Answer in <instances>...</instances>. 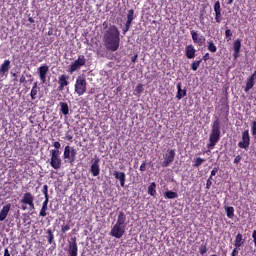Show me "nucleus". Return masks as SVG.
Wrapping results in <instances>:
<instances>
[{
    "label": "nucleus",
    "instance_id": "1",
    "mask_svg": "<svg viewBox=\"0 0 256 256\" xmlns=\"http://www.w3.org/2000/svg\"><path fill=\"white\" fill-rule=\"evenodd\" d=\"M102 41L107 51L115 53L121 45V31L116 25H110L104 32Z\"/></svg>",
    "mask_w": 256,
    "mask_h": 256
},
{
    "label": "nucleus",
    "instance_id": "2",
    "mask_svg": "<svg viewBox=\"0 0 256 256\" xmlns=\"http://www.w3.org/2000/svg\"><path fill=\"white\" fill-rule=\"evenodd\" d=\"M219 141H221V121H219V118H216V120H214L212 123V129L207 147L209 149H214L215 145H217Z\"/></svg>",
    "mask_w": 256,
    "mask_h": 256
},
{
    "label": "nucleus",
    "instance_id": "3",
    "mask_svg": "<svg viewBox=\"0 0 256 256\" xmlns=\"http://www.w3.org/2000/svg\"><path fill=\"white\" fill-rule=\"evenodd\" d=\"M20 203L22 204L21 209L23 211H27V205L29 211L35 210V196L31 192L24 193Z\"/></svg>",
    "mask_w": 256,
    "mask_h": 256
},
{
    "label": "nucleus",
    "instance_id": "4",
    "mask_svg": "<svg viewBox=\"0 0 256 256\" xmlns=\"http://www.w3.org/2000/svg\"><path fill=\"white\" fill-rule=\"evenodd\" d=\"M50 166L52 169L56 171L61 169V165H63V160H61V151L59 150H50Z\"/></svg>",
    "mask_w": 256,
    "mask_h": 256
},
{
    "label": "nucleus",
    "instance_id": "5",
    "mask_svg": "<svg viewBox=\"0 0 256 256\" xmlns=\"http://www.w3.org/2000/svg\"><path fill=\"white\" fill-rule=\"evenodd\" d=\"M75 93L78 97L85 95L87 93V80L83 76H78L74 85Z\"/></svg>",
    "mask_w": 256,
    "mask_h": 256
},
{
    "label": "nucleus",
    "instance_id": "6",
    "mask_svg": "<svg viewBox=\"0 0 256 256\" xmlns=\"http://www.w3.org/2000/svg\"><path fill=\"white\" fill-rule=\"evenodd\" d=\"M76 157H77V149H75V147H71L69 145L64 147V152H63L64 161H68L70 165H73V163H75Z\"/></svg>",
    "mask_w": 256,
    "mask_h": 256
},
{
    "label": "nucleus",
    "instance_id": "7",
    "mask_svg": "<svg viewBox=\"0 0 256 256\" xmlns=\"http://www.w3.org/2000/svg\"><path fill=\"white\" fill-rule=\"evenodd\" d=\"M85 63H87V59H85V55H79L77 60L71 63L69 67V73H75V71H78V69H81V67H84Z\"/></svg>",
    "mask_w": 256,
    "mask_h": 256
},
{
    "label": "nucleus",
    "instance_id": "8",
    "mask_svg": "<svg viewBox=\"0 0 256 256\" xmlns=\"http://www.w3.org/2000/svg\"><path fill=\"white\" fill-rule=\"evenodd\" d=\"M175 149H167L166 153L163 155L162 167H169L173 161H175Z\"/></svg>",
    "mask_w": 256,
    "mask_h": 256
},
{
    "label": "nucleus",
    "instance_id": "9",
    "mask_svg": "<svg viewBox=\"0 0 256 256\" xmlns=\"http://www.w3.org/2000/svg\"><path fill=\"white\" fill-rule=\"evenodd\" d=\"M126 230L127 228L120 226L119 224H115L110 231V235L111 237H115V239H121V237L125 235Z\"/></svg>",
    "mask_w": 256,
    "mask_h": 256
},
{
    "label": "nucleus",
    "instance_id": "10",
    "mask_svg": "<svg viewBox=\"0 0 256 256\" xmlns=\"http://www.w3.org/2000/svg\"><path fill=\"white\" fill-rule=\"evenodd\" d=\"M251 145V137L249 136V130H244L242 132V141L238 142V147L240 149H249Z\"/></svg>",
    "mask_w": 256,
    "mask_h": 256
},
{
    "label": "nucleus",
    "instance_id": "11",
    "mask_svg": "<svg viewBox=\"0 0 256 256\" xmlns=\"http://www.w3.org/2000/svg\"><path fill=\"white\" fill-rule=\"evenodd\" d=\"M190 35H191L192 41H193V43H195V45H198V47H203V45L205 44V41H206L205 36L200 35L195 30H192L190 32Z\"/></svg>",
    "mask_w": 256,
    "mask_h": 256
},
{
    "label": "nucleus",
    "instance_id": "12",
    "mask_svg": "<svg viewBox=\"0 0 256 256\" xmlns=\"http://www.w3.org/2000/svg\"><path fill=\"white\" fill-rule=\"evenodd\" d=\"M68 255L77 256L79 255V247L77 246V238L74 237L71 239V242L68 244Z\"/></svg>",
    "mask_w": 256,
    "mask_h": 256
},
{
    "label": "nucleus",
    "instance_id": "13",
    "mask_svg": "<svg viewBox=\"0 0 256 256\" xmlns=\"http://www.w3.org/2000/svg\"><path fill=\"white\" fill-rule=\"evenodd\" d=\"M221 2L216 1L214 4V12H215V21L216 23H221L223 21V14L221 13Z\"/></svg>",
    "mask_w": 256,
    "mask_h": 256
},
{
    "label": "nucleus",
    "instance_id": "14",
    "mask_svg": "<svg viewBox=\"0 0 256 256\" xmlns=\"http://www.w3.org/2000/svg\"><path fill=\"white\" fill-rule=\"evenodd\" d=\"M58 91H63L69 85V75L62 74L58 78Z\"/></svg>",
    "mask_w": 256,
    "mask_h": 256
},
{
    "label": "nucleus",
    "instance_id": "15",
    "mask_svg": "<svg viewBox=\"0 0 256 256\" xmlns=\"http://www.w3.org/2000/svg\"><path fill=\"white\" fill-rule=\"evenodd\" d=\"M128 224H129V222L127 221V214H125V212H123V211H120L118 213L116 225H120V227H124L127 229Z\"/></svg>",
    "mask_w": 256,
    "mask_h": 256
},
{
    "label": "nucleus",
    "instance_id": "16",
    "mask_svg": "<svg viewBox=\"0 0 256 256\" xmlns=\"http://www.w3.org/2000/svg\"><path fill=\"white\" fill-rule=\"evenodd\" d=\"M48 73H49V67L47 66V64H44L38 68V75L42 83H45L47 81Z\"/></svg>",
    "mask_w": 256,
    "mask_h": 256
},
{
    "label": "nucleus",
    "instance_id": "17",
    "mask_svg": "<svg viewBox=\"0 0 256 256\" xmlns=\"http://www.w3.org/2000/svg\"><path fill=\"white\" fill-rule=\"evenodd\" d=\"M113 177L120 182L121 187H125V181H127V175L125 174V172L115 170L113 172Z\"/></svg>",
    "mask_w": 256,
    "mask_h": 256
},
{
    "label": "nucleus",
    "instance_id": "18",
    "mask_svg": "<svg viewBox=\"0 0 256 256\" xmlns=\"http://www.w3.org/2000/svg\"><path fill=\"white\" fill-rule=\"evenodd\" d=\"M100 161L99 158L95 159L90 167V173H92L93 177H97L101 173Z\"/></svg>",
    "mask_w": 256,
    "mask_h": 256
},
{
    "label": "nucleus",
    "instance_id": "19",
    "mask_svg": "<svg viewBox=\"0 0 256 256\" xmlns=\"http://www.w3.org/2000/svg\"><path fill=\"white\" fill-rule=\"evenodd\" d=\"M196 53L197 50L195 49V46H193V44H189L185 47V57L187 59H195Z\"/></svg>",
    "mask_w": 256,
    "mask_h": 256
},
{
    "label": "nucleus",
    "instance_id": "20",
    "mask_svg": "<svg viewBox=\"0 0 256 256\" xmlns=\"http://www.w3.org/2000/svg\"><path fill=\"white\" fill-rule=\"evenodd\" d=\"M9 69H11V60H4L0 66V77H5V74L9 73Z\"/></svg>",
    "mask_w": 256,
    "mask_h": 256
},
{
    "label": "nucleus",
    "instance_id": "21",
    "mask_svg": "<svg viewBox=\"0 0 256 256\" xmlns=\"http://www.w3.org/2000/svg\"><path fill=\"white\" fill-rule=\"evenodd\" d=\"M233 51L234 59H239V53H241V39H236L233 42Z\"/></svg>",
    "mask_w": 256,
    "mask_h": 256
},
{
    "label": "nucleus",
    "instance_id": "22",
    "mask_svg": "<svg viewBox=\"0 0 256 256\" xmlns=\"http://www.w3.org/2000/svg\"><path fill=\"white\" fill-rule=\"evenodd\" d=\"M9 211H11V204H6L3 206V208L0 210V221H5V219H7Z\"/></svg>",
    "mask_w": 256,
    "mask_h": 256
},
{
    "label": "nucleus",
    "instance_id": "23",
    "mask_svg": "<svg viewBox=\"0 0 256 256\" xmlns=\"http://www.w3.org/2000/svg\"><path fill=\"white\" fill-rule=\"evenodd\" d=\"M244 243L245 239H243V234L238 233L235 237L234 247H236V249H239V247H243Z\"/></svg>",
    "mask_w": 256,
    "mask_h": 256
},
{
    "label": "nucleus",
    "instance_id": "24",
    "mask_svg": "<svg viewBox=\"0 0 256 256\" xmlns=\"http://www.w3.org/2000/svg\"><path fill=\"white\" fill-rule=\"evenodd\" d=\"M176 88H177L176 98L178 100L183 99V97H187V90L181 89V82L176 85Z\"/></svg>",
    "mask_w": 256,
    "mask_h": 256
},
{
    "label": "nucleus",
    "instance_id": "25",
    "mask_svg": "<svg viewBox=\"0 0 256 256\" xmlns=\"http://www.w3.org/2000/svg\"><path fill=\"white\" fill-rule=\"evenodd\" d=\"M253 87H255V82L253 81V78L251 76H249L247 78L246 86L244 88L245 93H249V91H251V89H253Z\"/></svg>",
    "mask_w": 256,
    "mask_h": 256
},
{
    "label": "nucleus",
    "instance_id": "26",
    "mask_svg": "<svg viewBox=\"0 0 256 256\" xmlns=\"http://www.w3.org/2000/svg\"><path fill=\"white\" fill-rule=\"evenodd\" d=\"M38 93H39V87L37 86V82H35L33 84L31 92H30V97H31L32 101H35V99H37V94Z\"/></svg>",
    "mask_w": 256,
    "mask_h": 256
},
{
    "label": "nucleus",
    "instance_id": "27",
    "mask_svg": "<svg viewBox=\"0 0 256 256\" xmlns=\"http://www.w3.org/2000/svg\"><path fill=\"white\" fill-rule=\"evenodd\" d=\"M157 184L155 182H152L149 186H148V195H151V197H155V195H157Z\"/></svg>",
    "mask_w": 256,
    "mask_h": 256
},
{
    "label": "nucleus",
    "instance_id": "28",
    "mask_svg": "<svg viewBox=\"0 0 256 256\" xmlns=\"http://www.w3.org/2000/svg\"><path fill=\"white\" fill-rule=\"evenodd\" d=\"M60 112L62 115H68L69 114V104L67 102H60Z\"/></svg>",
    "mask_w": 256,
    "mask_h": 256
},
{
    "label": "nucleus",
    "instance_id": "29",
    "mask_svg": "<svg viewBox=\"0 0 256 256\" xmlns=\"http://www.w3.org/2000/svg\"><path fill=\"white\" fill-rule=\"evenodd\" d=\"M225 211L228 219H233V217H235V208H233V206H226Z\"/></svg>",
    "mask_w": 256,
    "mask_h": 256
},
{
    "label": "nucleus",
    "instance_id": "30",
    "mask_svg": "<svg viewBox=\"0 0 256 256\" xmlns=\"http://www.w3.org/2000/svg\"><path fill=\"white\" fill-rule=\"evenodd\" d=\"M207 49L210 51V53H217V46L215 45V42L213 40H209L207 42Z\"/></svg>",
    "mask_w": 256,
    "mask_h": 256
},
{
    "label": "nucleus",
    "instance_id": "31",
    "mask_svg": "<svg viewBox=\"0 0 256 256\" xmlns=\"http://www.w3.org/2000/svg\"><path fill=\"white\" fill-rule=\"evenodd\" d=\"M164 197H165V199H177V197H179V195L177 194V192L166 191L164 193Z\"/></svg>",
    "mask_w": 256,
    "mask_h": 256
},
{
    "label": "nucleus",
    "instance_id": "32",
    "mask_svg": "<svg viewBox=\"0 0 256 256\" xmlns=\"http://www.w3.org/2000/svg\"><path fill=\"white\" fill-rule=\"evenodd\" d=\"M133 19H135V10L130 9L128 10L126 23H133Z\"/></svg>",
    "mask_w": 256,
    "mask_h": 256
},
{
    "label": "nucleus",
    "instance_id": "33",
    "mask_svg": "<svg viewBox=\"0 0 256 256\" xmlns=\"http://www.w3.org/2000/svg\"><path fill=\"white\" fill-rule=\"evenodd\" d=\"M47 235L49 245L53 244V241H55V235L53 234V230L51 228L47 230Z\"/></svg>",
    "mask_w": 256,
    "mask_h": 256
},
{
    "label": "nucleus",
    "instance_id": "34",
    "mask_svg": "<svg viewBox=\"0 0 256 256\" xmlns=\"http://www.w3.org/2000/svg\"><path fill=\"white\" fill-rule=\"evenodd\" d=\"M203 163H205V159L198 157L196 159H194V164L193 167H201V165H203Z\"/></svg>",
    "mask_w": 256,
    "mask_h": 256
},
{
    "label": "nucleus",
    "instance_id": "35",
    "mask_svg": "<svg viewBox=\"0 0 256 256\" xmlns=\"http://www.w3.org/2000/svg\"><path fill=\"white\" fill-rule=\"evenodd\" d=\"M209 251V248H207V243L205 244H201L199 247V253L200 255H205V253H207Z\"/></svg>",
    "mask_w": 256,
    "mask_h": 256
},
{
    "label": "nucleus",
    "instance_id": "36",
    "mask_svg": "<svg viewBox=\"0 0 256 256\" xmlns=\"http://www.w3.org/2000/svg\"><path fill=\"white\" fill-rule=\"evenodd\" d=\"M201 60H195L191 63V69L192 71H197L199 69V66L201 65Z\"/></svg>",
    "mask_w": 256,
    "mask_h": 256
},
{
    "label": "nucleus",
    "instance_id": "37",
    "mask_svg": "<svg viewBox=\"0 0 256 256\" xmlns=\"http://www.w3.org/2000/svg\"><path fill=\"white\" fill-rule=\"evenodd\" d=\"M64 139L66 141H69L70 143H73V132L71 130H68L66 133H65V137Z\"/></svg>",
    "mask_w": 256,
    "mask_h": 256
},
{
    "label": "nucleus",
    "instance_id": "38",
    "mask_svg": "<svg viewBox=\"0 0 256 256\" xmlns=\"http://www.w3.org/2000/svg\"><path fill=\"white\" fill-rule=\"evenodd\" d=\"M232 37H233V32L231 31V29H226L225 30V39L227 41H231Z\"/></svg>",
    "mask_w": 256,
    "mask_h": 256
},
{
    "label": "nucleus",
    "instance_id": "39",
    "mask_svg": "<svg viewBox=\"0 0 256 256\" xmlns=\"http://www.w3.org/2000/svg\"><path fill=\"white\" fill-rule=\"evenodd\" d=\"M42 193H43L45 199L49 198V186L47 184H45L43 186Z\"/></svg>",
    "mask_w": 256,
    "mask_h": 256
},
{
    "label": "nucleus",
    "instance_id": "40",
    "mask_svg": "<svg viewBox=\"0 0 256 256\" xmlns=\"http://www.w3.org/2000/svg\"><path fill=\"white\" fill-rule=\"evenodd\" d=\"M71 230V225L69 224H63L61 226V233H65L66 231H70Z\"/></svg>",
    "mask_w": 256,
    "mask_h": 256
},
{
    "label": "nucleus",
    "instance_id": "41",
    "mask_svg": "<svg viewBox=\"0 0 256 256\" xmlns=\"http://www.w3.org/2000/svg\"><path fill=\"white\" fill-rule=\"evenodd\" d=\"M135 91H136V94H137V95H141V94L143 93V84H138V85L136 86Z\"/></svg>",
    "mask_w": 256,
    "mask_h": 256
},
{
    "label": "nucleus",
    "instance_id": "42",
    "mask_svg": "<svg viewBox=\"0 0 256 256\" xmlns=\"http://www.w3.org/2000/svg\"><path fill=\"white\" fill-rule=\"evenodd\" d=\"M53 147L54 149H52L51 151H59L61 149V142L59 141L54 142Z\"/></svg>",
    "mask_w": 256,
    "mask_h": 256
},
{
    "label": "nucleus",
    "instance_id": "43",
    "mask_svg": "<svg viewBox=\"0 0 256 256\" xmlns=\"http://www.w3.org/2000/svg\"><path fill=\"white\" fill-rule=\"evenodd\" d=\"M47 209L46 207H43L41 208L40 212H39V216L40 217H47Z\"/></svg>",
    "mask_w": 256,
    "mask_h": 256
},
{
    "label": "nucleus",
    "instance_id": "44",
    "mask_svg": "<svg viewBox=\"0 0 256 256\" xmlns=\"http://www.w3.org/2000/svg\"><path fill=\"white\" fill-rule=\"evenodd\" d=\"M251 132L253 137H256V121H253L251 124Z\"/></svg>",
    "mask_w": 256,
    "mask_h": 256
},
{
    "label": "nucleus",
    "instance_id": "45",
    "mask_svg": "<svg viewBox=\"0 0 256 256\" xmlns=\"http://www.w3.org/2000/svg\"><path fill=\"white\" fill-rule=\"evenodd\" d=\"M129 29H131V24L129 22H126L125 26L123 28V34L125 35V33H127V31H129Z\"/></svg>",
    "mask_w": 256,
    "mask_h": 256
},
{
    "label": "nucleus",
    "instance_id": "46",
    "mask_svg": "<svg viewBox=\"0 0 256 256\" xmlns=\"http://www.w3.org/2000/svg\"><path fill=\"white\" fill-rule=\"evenodd\" d=\"M209 59H211V55L209 53H206L201 59L200 61L203 63V61L207 62L209 61Z\"/></svg>",
    "mask_w": 256,
    "mask_h": 256
},
{
    "label": "nucleus",
    "instance_id": "47",
    "mask_svg": "<svg viewBox=\"0 0 256 256\" xmlns=\"http://www.w3.org/2000/svg\"><path fill=\"white\" fill-rule=\"evenodd\" d=\"M140 171H147V163L145 161H143L142 164L140 165Z\"/></svg>",
    "mask_w": 256,
    "mask_h": 256
},
{
    "label": "nucleus",
    "instance_id": "48",
    "mask_svg": "<svg viewBox=\"0 0 256 256\" xmlns=\"http://www.w3.org/2000/svg\"><path fill=\"white\" fill-rule=\"evenodd\" d=\"M241 155H237L236 157H235V159H234V161H233V163L235 164V165H239V163H241Z\"/></svg>",
    "mask_w": 256,
    "mask_h": 256
},
{
    "label": "nucleus",
    "instance_id": "49",
    "mask_svg": "<svg viewBox=\"0 0 256 256\" xmlns=\"http://www.w3.org/2000/svg\"><path fill=\"white\" fill-rule=\"evenodd\" d=\"M211 185H213V181H211V180H207L206 181V189H211Z\"/></svg>",
    "mask_w": 256,
    "mask_h": 256
},
{
    "label": "nucleus",
    "instance_id": "50",
    "mask_svg": "<svg viewBox=\"0 0 256 256\" xmlns=\"http://www.w3.org/2000/svg\"><path fill=\"white\" fill-rule=\"evenodd\" d=\"M218 171H219V169L213 168V170L211 171V177H215L217 175Z\"/></svg>",
    "mask_w": 256,
    "mask_h": 256
},
{
    "label": "nucleus",
    "instance_id": "51",
    "mask_svg": "<svg viewBox=\"0 0 256 256\" xmlns=\"http://www.w3.org/2000/svg\"><path fill=\"white\" fill-rule=\"evenodd\" d=\"M232 256H237L239 255V250H237V247H235L231 253Z\"/></svg>",
    "mask_w": 256,
    "mask_h": 256
},
{
    "label": "nucleus",
    "instance_id": "52",
    "mask_svg": "<svg viewBox=\"0 0 256 256\" xmlns=\"http://www.w3.org/2000/svg\"><path fill=\"white\" fill-rule=\"evenodd\" d=\"M49 205V198H45L43 204H42V207H46Z\"/></svg>",
    "mask_w": 256,
    "mask_h": 256
},
{
    "label": "nucleus",
    "instance_id": "53",
    "mask_svg": "<svg viewBox=\"0 0 256 256\" xmlns=\"http://www.w3.org/2000/svg\"><path fill=\"white\" fill-rule=\"evenodd\" d=\"M3 256H11V253L9 252V248L4 249V255Z\"/></svg>",
    "mask_w": 256,
    "mask_h": 256
},
{
    "label": "nucleus",
    "instance_id": "54",
    "mask_svg": "<svg viewBox=\"0 0 256 256\" xmlns=\"http://www.w3.org/2000/svg\"><path fill=\"white\" fill-rule=\"evenodd\" d=\"M137 57H138L137 54L134 55V56H132V57H131V62H132V63H137Z\"/></svg>",
    "mask_w": 256,
    "mask_h": 256
},
{
    "label": "nucleus",
    "instance_id": "55",
    "mask_svg": "<svg viewBox=\"0 0 256 256\" xmlns=\"http://www.w3.org/2000/svg\"><path fill=\"white\" fill-rule=\"evenodd\" d=\"M27 80H26V78H25V75H22L21 77H20V83H25Z\"/></svg>",
    "mask_w": 256,
    "mask_h": 256
},
{
    "label": "nucleus",
    "instance_id": "56",
    "mask_svg": "<svg viewBox=\"0 0 256 256\" xmlns=\"http://www.w3.org/2000/svg\"><path fill=\"white\" fill-rule=\"evenodd\" d=\"M252 239L253 241H256V230L252 232Z\"/></svg>",
    "mask_w": 256,
    "mask_h": 256
},
{
    "label": "nucleus",
    "instance_id": "57",
    "mask_svg": "<svg viewBox=\"0 0 256 256\" xmlns=\"http://www.w3.org/2000/svg\"><path fill=\"white\" fill-rule=\"evenodd\" d=\"M203 21H205V18L203 17V14L200 16V23L203 25Z\"/></svg>",
    "mask_w": 256,
    "mask_h": 256
},
{
    "label": "nucleus",
    "instance_id": "58",
    "mask_svg": "<svg viewBox=\"0 0 256 256\" xmlns=\"http://www.w3.org/2000/svg\"><path fill=\"white\" fill-rule=\"evenodd\" d=\"M28 21H29V23H35V19H33V17H29Z\"/></svg>",
    "mask_w": 256,
    "mask_h": 256
},
{
    "label": "nucleus",
    "instance_id": "59",
    "mask_svg": "<svg viewBox=\"0 0 256 256\" xmlns=\"http://www.w3.org/2000/svg\"><path fill=\"white\" fill-rule=\"evenodd\" d=\"M103 27L104 29H107V27H109V25L107 24V21L103 22Z\"/></svg>",
    "mask_w": 256,
    "mask_h": 256
},
{
    "label": "nucleus",
    "instance_id": "60",
    "mask_svg": "<svg viewBox=\"0 0 256 256\" xmlns=\"http://www.w3.org/2000/svg\"><path fill=\"white\" fill-rule=\"evenodd\" d=\"M235 0H228L227 1V5H233V2H234Z\"/></svg>",
    "mask_w": 256,
    "mask_h": 256
},
{
    "label": "nucleus",
    "instance_id": "61",
    "mask_svg": "<svg viewBox=\"0 0 256 256\" xmlns=\"http://www.w3.org/2000/svg\"><path fill=\"white\" fill-rule=\"evenodd\" d=\"M207 181H213V176L210 175V177L207 179Z\"/></svg>",
    "mask_w": 256,
    "mask_h": 256
},
{
    "label": "nucleus",
    "instance_id": "62",
    "mask_svg": "<svg viewBox=\"0 0 256 256\" xmlns=\"http://www.w3.org/2000/svg\"><path fill=\"white\" fill-rule=\"evenodd\" d=\"M117 91H121V87H118V88H117Z\"/></svg>",
    "mask_w": 256,
    "mask_h": 256
},
{
    "label": "nucleus",
    "instance_id": "63",
    "mask_svg": "<svg viewBox=\"0 0 256 256\" xmlns=\"http://www.w3.org/2000/svg\"><path fill=\"white\" fill-rule=\"evenodd\" d=\"M13 76H14V77H17V74H16V73H14V74H13Z\"/></svg>",
    "mask_w": 256,
    "mask_h": 256
},
{
    "label": "nucleus",
    "instance_id": "64",
    "mask_svg": "<svg viewBox=\"0 0 256 256\" xmlns=\"http://www.w3.org/2000/svg\"><path fill=\"white\" fill-rule=\"evenodd\" d=\"M254 241V245H255V247H256V240H253Z\"/></svg>",
    "mask_w": 256,
    "mask_h": 256
}]
</instances>
